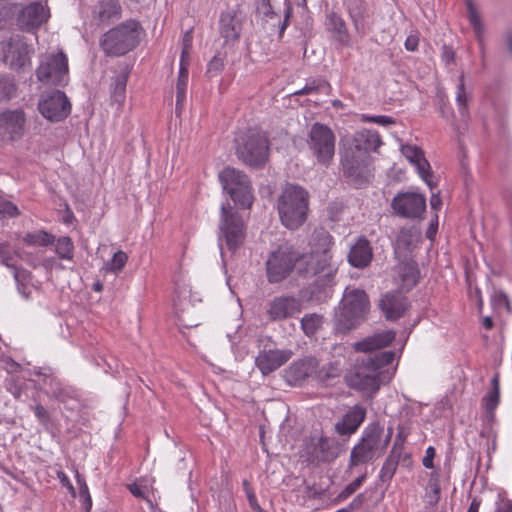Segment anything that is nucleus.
<instances>
[{
  "instance_id": "50",
  "label": "nucleus",
  "mask_w": 512,
  "mask_h": 512,
  "mask_svg": "<svg viewBox=\"0 0 512 512\" xmlns=\"http://www.w3.org/2000/svg\"><path fill=\"white\" fill-rule=\"evenodd\" d=\"M367 477V472L362 473L359 477H357L354 481L348 484L338 495L339 499H346L353 493H355L363 484Z\"/></svg>"
},
{
  "instance_id": "29",
  "label": "nucleus",
  "mask_w": 512,
  "mask_h": 512,
  "mask_svg": "<svg viewBox=\"0 0 512 512\" xmlns=\"http://www.w3.org/2000/svg\"><path fill=\"white\" fill-rule=\"evenodd\" d=\"M396 333L393 330H387L380 333H376L372 336H368L362 341H358L354 344L356 351L363 353H371L374 350L384 348L392 343L395 339Z\"/></svg>"
},
{
  "instance_id": "3",
  "label": "nucleus",
  "mask_w": 512,
  "mask_h": 512,
  "mask_svg": "<svg viewBox=\"0 0 512 512\" xmlns=\"http://www.w3.org/2000/svg\"><path fill=\"white\" fill-rule=\"evenodd\" d=\"M309 245L308 253L301 254L299 252L298 274L304 278L322 275L324 278L330 279L337 270L332 262V236L324 230L316 231L312 235Z\"/></svg>"
},
{
  "instance_id": "52",
  "label": "nucleus",
  "mask_w": 512,
  "mask_h": 512,
  "mask_svg": "<svg viewBox=\"0 0 512 512\" xmlns=\"http://www.w3.org/2000/svg\"><path fill=\"white\" fill-rule=\"evenodd\" d=\"M326 84L327 83L322 79H312L308 81L302 89L294 92V95H309L315 93Z\"/></svg>"
},
{
  "instance_id": "54",
  "label": "nucleus",
  "mask_w": 512,
  "mask_h": 512,
  "mask_svg": "<svg viewBox=\"0 0 512 512\" xmlns=\"http://www.w3.org/2000/svg\"><path fill=\"white\" fill-rule=\"evenodd\" d=\"M360 120L362 122L376 123L381 126H388L395 123V120L392 117L386 115L368 116L366 114H361Z\"/></svg>"
},
{
  "instance_id": "34",
  "label": "nucleus",
  "mask_w": 512,
  "mask_h": 512,
  "mask_svg": "<svg viewBox=\"0 0 512 512\" xmlns=\"http://www.w3.org/2000/svg\"><path fill=\"white\" fill-rule=\"evenodd\" d=\"M240 31L241 24L231 13H224L221 15L220 33L227 42L238 39Z\"/></svg>"
},
{
  "instance_id": "10",
  "label": "nucleus",
  "mask_w": 512,
  "mask_h": 512,
  "mask_svg": "<svg viewBox=\"0 0 512 512\" xmlns=\"http://www.w3.org/2000/svg\"><path fill=\"white\" fill-rule=\"evenodd\" d=\"M336 137L330 127L314 123L308 133L307 145L317 163L328 167L335 155Z\"/></svg>"
},
{
  "instance_id": "55",
  "label": "nucleus",
  "mask_w": 512,
  "mask_h": 512,
  "mask_svg": "<svg viewBox=\"0 0 512 512\" xmlns=\"http://www.w3.org/2000/svg\"><path fill=\"white\" fill-rule=\"evenodd\" d=\"M13 260V255L10 250V245L8 243H0V261L3 265L10 267V268H16L11 264V261Z\"/></svg>"
},
{
  "instance_id": "63",
  "label": "nucleus",
  "mask_w": 512,
  "mask_h": 512,
  "mask_svg": "<svg viewBox=\"0 0 512 512\" xmlns=\"http://www.w3.org/2000/svg\"><path fill=\"white\" fill-rule=\"evenodd\" d=\"M419 39L416 35H409L405 41V48L408 51H416L418 48Z\"/></svg>"
},
{
  "instance_id": "49",
  "label": "nucleus",
  "mask_w": 512,
  "mask_h": 512,
  "mask_svg": "<svg viewBox=\"0 0 512 512\" xmlns=\"http://www.w3.org/2000/svg\"><path fill=\"white\" fill-rule=\"evenodd\" d=\"M16 86L12 78L0 77V100H8L13 97Z\"/></svg>"
},
{
  "instance_id": "24",
  "label": "nucleus",
  "mask_w": 512,
  "mask_h": 512,
  "mask_svg": "<svg viewBox=\"0 0 512 512\" xmlns=\"http://www.w3.org/2000/svg\"><path fill=\"white\" fill-rule=\"evenodd\" d=\"M366 417V409L360 405L351 407L343 417L335 423V431L337 434L352 435L354 434L360 425L363 423Z\"/></svg>"
},
{
  "instance_id": "17",
  "label": "nucleus",
  "mask_w": 512,
  "mask_h": 512,
  "mask_svg": "<svg viewBox=\"0 0 512 512\" xmlns=\"http://www.w3.org/2000/svg\"><path fill=\"white\" fill-rule=\"evenodd\" d=\"M393 435V428L388 427L385 432L384 427L378 422L369 424L363 431L359 440L366 448L375 455H382L387 449Z\"/></svg>"
},
{
  "instance_id": "15",
  "label": "nucleus",
  "mask_w": 512,
  "mask_h": 512,
  "mask_svg": "<svg viewBox=\"0 0 512 512\" xmlns=\"http://www.w3.org/2000/svg\"><path fill=\"white\" fill-rule=\"evenodd\" d=\"M393 211L405 218L421 217L426 209V199L416 192L398 193L391 203Z\"/></svg>"
},
{
  "instance_id": "27",
  "label": "nucleus",
  "mask_w": 512,
  "mask_h": 512,
  "mask_svg": "<svg viewBox=\"0 0 512 512\" xmlns=\"http://www.w3.org/2000/svg\"><path fill=\"white\" fill-rule=\"evenodd\" d=\"M50 17L49 9L41 3L26 6L19 17V22L27 29H35L45 23Z\"/></svg>"
},
{
  "instance_id": "26",
  "label": "nucleus",
  "mask_w": 512,
  "mask_h": 512,
  "mask_svg": "<svg viewBox=\"0 0 512 512\" xmlns=\"http://www.w3.org/2000/svg\"><path fill=\"white\" fill-rule=\"evenodd\" d=\"M122 7L119 0H100L93 10V19L98 25H108L121 18Z\"/></svg>"
},
{
  "instance_id": "16",
  "label": "nucleus",
  "mask_w": 512,
  "mask_h": 512,
  "mask_svg": "<svg viewBox=\"0 0 512 512\" xmlns=\"http://www.w3.org/2000/svg\"><path fill=\"white\" fill-rule=\"evenodd\" d=\"M39 111L49 121L58 122L70 114L71 104L63 92L55 91L39 102Z\"/></svg>"
},
{
  "instance_id": "51",
  "label": "nucleus",
  "mask_w": 512,
  "mask_h": 512,
  "mask_svg": "<svg viewBox=\"0 0 512 512\" xmlns=\"http://www.w3.org/2000/svg\"><path fill=\"white\" fill-rule=\"evenodd\" d=\"M405 445L393 443L392 449L388 455L389 458H392L395 460V462L400 463L402 462L404 465L410 464V456L406 453H404Z\"/></svg>"
},
{
  "instance_id": "9",
  "label": "nucleus",
  "mask_w": 512,
  "mask_h": 512,
  "mask_svg": "<svg viewBox=\"0 0 512 512\" xmlns=\"http://www.w3.org/2000/svg\"><path fill=\"white\" fill-rule=\"evenodd\" d=\"M299 252L289 244H281L267 257L266 276L269 283H279L297 270Z\"/></svg>"
},
{
  "instance_id": "6",
  "label": "nucleus",
  "mask_w": 512,
  "mask_h": 512,
  "mask_svg": "<svg viewBox=\"0 0 512 512\" xmlns=\"http://www.w3.org/2000/svg\"><path fill=\"white\" fill-rule=\"evenodd\" d=\"M141 31L138 21L126 20L104 33L100 46L108 56L125 55L139 44Z\"/></svg>"
},
{
  "instance_id": "61",
  "label": "nucleus",
  "mask_w": 512,
  "mask_h": 512,
  "mask_svg": "<svg viewBox=\"0 0 512 512\" xmlns=\"http://www.w3.org/2000/svg\"><path fill=\"white\" fill-rule=\"evenodd\" d=\"M435 455H436V453H435L434 447L429 446L426 449L425 456L422 461L423 466L426 468H429V469L433 468V459H434Z\"/></svg>"
},
{
  "instance_id": "44",
  "label": "nucleus",
  "mask_w": 512,
  "mask_h": 512,
  "mask_svg": "<svg viewBox=\"0 0 512 512\" xmlns=\"http://www.w3.org/2000/svg\"><path fill=\"white\" fill-rule=\"evenodd\" d=\"M21 215L20 209L6 196L0 194V217L16 218Z\"/></svg>"
},
{
  "instance_id": "18",
  "label": "nucleus",
  "mask_w": 512,
  "mask_h": 512,
  "mask_svg": "<svg viewBox=\"0 0 512 512\" xmlns=\"http://www.w3.org/2000/svg\"><path fill=\"white\" fill-rule=\"evenodd\" d=\"M25 122L26 117L22 110H6L0 113V135L11 141L21 138Z\"/></svg>"
},
{
  "instance_id": "38",
  "label": "nucleus",
  "mask_w": 512,
  "mask_h": 512,
  "mask_svg": "<svg viewBox=\"0 0 512 512\" xmlns=\"http://www.w3.org/2000/svg\"><path fill=\"white\" fill-rule=\"evenodd\" d=\"M14 278L17 283L18 292L26 299H30L31 297V287L29 286V282L32 279V275L29 271L25 269L14 268Z\"/></svg>"
},
{
  "instance_id": "21",
  "label": "nucleus",
  "mask_w": 512,
  "mask_h": 512,
  "mask_svg": "<svg viewBox=\"0 0 512 512\" xmlns=\"http://www.w3.org/2000/svg\"><path fill=\"white\" fill-rule=\"evenodd\" d=\"M301 312V303L294 297L281 296L273 299L267 314L272 321L290 318Z\"/></svg>"
},
{
  "instance_id": "53",
  "label": "nucleus",
  "mask_w": 512,
  "mask_h": 512,
  "mask_svg": "<svg viewBox=\"0 0 512 512\" xmlns=\"http://www.w3.org/2000/svg\"><path fill=\"white\" fill-rule=\"evenodd\" d=\"M493 383L495 385L494 389L489 392V394L485 398V406L487 410H493L496 408L499 401V388H498V380L495 377L493 379Z\"/></svg>"
},
{
  "instance_id": "33",
  "label": "nucleus",
  "mask_w": 512,
  "mask_h": 512,
  "mask_svg": "<svg viewBox=\"0 0 512 512\" xmlns=\"http://www.w3.org/2000/svg\"><path fill=\"white\" fill-rule=\"evenodd\" d=\"M43 375V385L46 387V394L53 397L61 402L66 401L72 396V391L62 385V383L54 376L45 373H37Z\"/></svg>"
},
{
  "instance_id": "23",
  "label": "nucleus",
  "mask_w": 512,
  "mask_h": 512,
  "mask_svg": "<svg viewBox=\"0 0 512 512\" xmlns=\"http://www.w3.org/2000/svg\"><path fill=\"white\" fill-rule=\"evenodd\" d=\"M419 275L418 266L411 259L400 262L394 267V283L405 291L411 290L417 284Z\"/></svg>"
},
{
  "instance_id": "57",
  "label": "nucleus",
  "mask_w": 512,
  "mask_h": 512,
  "mask_svg": "<svg viewBox=\"0 0 512 512\" xmlns=\"http://www.w3.org/2000/svg\"><path fill=\"white\" fill-rule=\"evenodd\" d=\"M467 5H468V10H469V19H470V22L471 24L473 25L474 29L477 31V32H480L481 29H482V25L480 23V19H479V16L476 12V10L474 9L472 3L470 0L467 1Z\"/></svg>"
},
{
  "instance_id": "39",
  "label": "nucleus",
  "mask_w": 512,
  "mask_h": 512,
  "mask_svg": "<svg viewBox=\"0 0 512 512\" xmlns=\"http://www.w3.org/2000/svg\"><path fill=\"white\" fill-rule=\"evenodd\" d=\"M152 480L142 478L128 486L130 492L137 498L144 499L151 503L150 494L152 493Z\"/></svg>"
},
{
  "instance_id": "42",
  "label": "nucleus",
  "mask_w": 512,
  "mask_h": 512,
  "mask_svg": "<svg viewBox=\"0 0 512 512\" xmlns=\"http://www.w3.org/2000/svg\"><path fill=\"white\" fill-rule=\"evenodd\" d=\"M347 9L349 15L355 25V28L359 29V24L364 18L365 6L363 0H347Z\"/></svg>"
},
{
  "instance_id": "25",
  "label": "nucleus",
  "mask_w": 512,
  "mask_h": 512,
  "mask_svg": "<svg viewBox=\"0 0 512 512\" xmlns=\"http://www.w3.org/2000/svg\"><path fill=\"white\" fill-rule=\"evenodd\" d=\"M191 296V290L183 288L175 303L178 319L184 327H196L199 324V317L195 315L194 305L191 304Z\"/></svg>"
},
{
  "instance_id": "36",
  "label": "nucleus",
  "mask_w": 512,
  "mask_h": 512,
  "mask_svg": "<svg viewBox=\"0 0 512 512\" xmlns=\"http://www.w3.org/2000/svg\"><path fill=\"white\" fill-rule=\"evenodd\" d=\"M440 476L438 473L433 472L430 475L428 485L425 493V501L428 505L434 507L440 500Z\"/></svg>"
},
{
  "instance_id": "20",
  "label": "nucleus",
  "mask_w": 512,
  "mask_h": 512,
  "mask_svg": "<svg viewBox=\"0 0 512 512\" xmlns=\"http://www.w3.org/2000/svg\"><path fill=\"white\" fill-rule=\"evenodd\" d=\"M401 152L405 158L416 167L419 176L427 186L433 190L436 183L432 180L431 166L425 159L423 151L414 145H403Z\"/></svg>"
},
{
  "instance_id": "22",
  "label": "nucleus",
  "mask_w": 512,
  "mask_h": 512,
  "mask_svg": "<svg viewBox=\"0 0 512 512\" xmlns=\"http://www.w3.org/2000/svg\"><path fill=\"white\" fill-rule=\"evenodd\" d=\"M319 361L314 357H305L293 362L286 370V378L292 384H298L312 376H320Z\"/></svg>"
},
{
  "instance_id": "5",
  "label": "nucleus",
  "mask_w": 512,
  "mask_h": 512,
  "mask_svg": "<svg viewBox=\"0 0 512 512\" xmlns=\"http://www.w3.org/2000/svg\"><path fill=\"white\" fill-rule=\"evenodd\" d=\"M369 308L370 302L365 291L346 288L335 313V329L347 333L365 319Z\"/></svg>"
},
{
  "instance_id": "41",
  "label": "nucleus",
  "mask_w": 512,
  "mask_h": 512,
  "mask_svg": "<svg viewBox=\"0 0 512 512\" xmlns=\"http://www.w3.org/2000/svg\"><path fill=\"white\" fill-rule=\"evenodd\" d=\"M55 252L61 259L72 260L74 257V244L72 239L68 236L58 238L55 243Z\"/></svg>"
},
{
  "instance_id": "46",
  "label": "nucleus",
  "mask_w": 512,
  "mask_h": 512,
  "mask_svg": "<svg viewBox=\"0 0 512 512\" xmlns=\"http://www.w3.org/2000/svg\"><path fill=\"white\" fill-rule=\"evenodd\" d=\"M322 323L321 316L317 314L305 315L301 320V326L307 336H312L320 328Z\"/></svg>"
},
{
  "instance_id": "62",
  "label": "nucleus",
  "mask_w": 512,
  "mask_h": 512,
  "mask_svg": "<svg viewBox=\"0 0 512 512\" xmlns=\"http://www.w3.org/2000/svg\"><path fill=\"white\" fill-rule=\"evenodd\" d=\"M34 413L40 422H42V423L48 422L49 414H48L47 409L44 406H42L40 404L36 405L34 407Z\"/></svg>"
},
{
  "instance_id": "30",
  "label": "nucleus",
  "mask_w": 512,
  "mask_h": 512,
  "mask_svg": "<svg viewBox=\"0 0 512 512\" xmlns=\"http://www.w3.org/2000/svg\"><path fill=\"white\" fill-rule=\"evenodd\" d=\"M372 258V248L369 241L365 238H359L351 247L348 255L349 263L357 268H364L368 266Z\"/></svg>"
},
{
  "instance_id": "47",
  "label": "nucleus",
  "mask_w": 512,
  "mask_h": 512,
  "mask_svg": "<svg viewBox=\"0 0 512 512\" xmlns=\"http://www.w3.org/2000/svg\"><path fill=\"white\" fill-rule=\"evenodd\" d=\"M127 260H128L127 254L125 252L119 250L113 255V257L110 261L105 263L104 269L106 271H111V272L117 273L124 268Z\"/></svg>"
},
{
  "instance_id": "56",
  "label": "nucleus",
  "mask_w": 512,
  "mask_h": 512,
  "mask_svg": "<svg viewBox=\"0 0 512 512\" xmlns=\"http://www.w3.org/2000/svg\"><path fill=\"white\" fill-rule=\"evenodd\" d=\"M257 12L266 18H272L274 16V12L272 9L271 0H261L257 6Z\"/></svg>"
},
{
  "instance_id": "7",
  "label": "nucleus",
  "mask_w": 512,
  "mask_h": 512,
  "mask_svg": "<svg viewBox=\"0 0 512 512\" xmlns=\"http://www.w3.org/2000/svg\"><path fill=\"white\" fill-rule=\"evenodd\" d=\"M246 239V224L229 203L221 206L219 224V247L221 256L224 259L226 249L234 254L242 247Z\"/></svg>"
},
{
  "instance_id": "58",
  "label": "nucleus",
  "mask_w": 512,
  "mask_h": 512,
  "mask_svg": "<svg viewBox=\"0 0 512 512\" xmlns=\"http://www.w3.org/2000/svg\"><path fill=\"white\" fill-rule=\"evenodd\" d=\"M57 478L59 479L60 483L67 488V490L70 492L72 497L76 496V491L71 484L68 476L61 470L57 471Z\"/></svg>"
},
{
  "instance_id": "37",
  "label": "nucleus",
  "mask_w": 512,
  "mask_h": 512,
  "mask_svg": "<svg viewBox=\"0 0 512 512\" xmlns=\"http://www.w3.org/2000/svg\"><path fill=\"white\" fill-rule=\"evenodd\" d=\"M128 80V73L125 71L117 74L113 80V90L111 93L112 101L119 106L125 101L126 85Z\"/></svg>"
},
{
  "instance_id": "1",
  "label": "nucleus",
  "mask_w": 512,
  "mask_h": 512,
  "mask_svg": "<svg viewBox=\"0 0 512 512\" xmlns=\"http://www.w3.org/2000/svg\"><path fill=\"white\" fill-rule=\"evenodd\" d=\"M341 164L344 175L355 184H360L369 172L371 152L382 145L378 132L362 129L353 135L341 138Z\"/></svg>"
},
{
  "instance_id": "19",
  "label": "nucleus",
  "mask_w": 512,
  "mask_h": 512,
  "mask_svg": "<svg viewBox=\"0 0 512 512\" xmlns=\"http://www.w3.org/2000/svg\"><path fill=\"white\" fill-rule=\"evenodd\" d=\"M293 352L290 349H263L255 358V364L263 375H268L287 363Z\"/></svg>"
},
{
  "instance_id": "11",
  "label": "nucleus",
  "mask_w": 512,
  "mask_h": 512,
  "mask_svg": "<svg viewBox=\"0 0 512 512\" xmlns=\"http://www.w3.org/2000/svg\"><path fill=\"white\" fill-rule=\"evenodd\" d=\"M219 180L235 203L242 208L251 207L254 197L246 174L233 167H226L219 173Z\"/></svg>"
},
{
  "instance_id": "45",
  "label": "nucleus",
  "mask_w": 512,
  "mask_h": 512,
  "mask_svg": "<svg viewBox=\"0 0 512 512\" xmlns=\"http://www.w3.org/2000/svg\"><path fill=\"white\" fill-rule=\"evenodd\" d=\"M77 483L79 485V497L82 501V510L83 512H90L92 508V499L89 493L88 486L84 480V478L76 472Z\"/></svg>"
},
{
  "instance_id": "8",
  "label": "nucleus",
  "mask_w": 512,
  "mask_h": 512,
  "mask_svg": "<svg viewBox=\"0 0 512 512\" xmlns=\"http://www.w3.org/2000/svg\"><path fill=\"white\" fill-rule=\"evenodd\" d=\"M236 154L246 165L263 166L269 157V140L265 132L251 128L236 139Z\"/></svg>"
},
{
  "instance_id": "4",
  "label": "nucleus",
  "mask_w": 512,
  "mask_h": 512,
  "mask_svg": "<svg viewBox=\"0 0 512 512\" xmlns=\"http://www.w3.org/2000/svg\"><path fill=\"white\" fill-rule=\"evenodd\" d=\"M309 193L302 187L287 184L277 199L281 224L290 230L300 228L308 218Z\"/></svg>"
},
{
  "instance_id": "60",
  "label": "nucleus",
  "mask_w": 512,
  "mask_h": 512,
  "mask_svg": "<svg viewBox=\"0 0 512 512\" xmlns=\"http://www.w3.org/2000/svg\"><path fill=\"white\" fill-rule=\"evenodd\" d=\"M222 62L219 58L214 57L208 64L207 73L211 76L218 74L222 69Z\"/></svg>"
},
{
  "instance_id": "43",
  "label": "nucleus",
  "mask_w": 512,
  "mask_h": 512,
  "mask_svg": "<svg viewBox=\"0 0 512 512\" xmlns=\"http://www.w3.org/2000/svg\"><path fill=\"white\" fill-rule=\"evenodd\" d=\"M470 100V95L467 93L465 89V82H464V75L461 74L459 76V83L457 85V95H456V102L459 108V112L462 115H466L468 111V104Z\"/></svg>"
},
{
  "instance_id": "14",
  "label": "nucleus",
  "mask_w": 512,
  "mask_h": 512,
  "mask_svg": "<svg viewBox=\"0 0 512 512\" xmlns=\"http://www.w3.org/2000/svg\"><path fill=\"white\" fill-rule=\"evenodd\" d=\"M0 59L11 69L20 70L30 65L29 47L20 37L0 42Z\"/></svg>"
},
{
  "instance_id": "32",
  "label": "nucleus",
  "mask_w": 512,
  "mask_h": 512,
  "mask_svg": "<svg viewBox=\"0 0 512 512\" xmlns=\"http://www.w3.org/2000/svg\"><path fill=\"white\" fill-rule=\"evenodd\" d=\"M326 26L333 37L342 45L350 46V35L347 30L345 21L336 12H330L326 17Z\"/></svg>"
},
{
  "instance_id": "13",
  "label": "nucleus",
  "mask_w": 512,
  "mask_h": 512,
  "mask_svg": "<svg viewBox=\"0 0 512 512\" xmlns=\"http://www.w3.org/2000/svg\"><path fill=\"white\" fill-rule=\"evenodd\" d=\"M302 456L312 464H320L334 461L338 457V452L328 437L315 435L305 442Z\"/></svg>"
},
{
  "instance_id": "40",
  "label": "nucleus",
  "mask_w": 512,
  "mask_h": 512,
  "mask_svg": "<svg viewBox=\"0 0 512 512\" xmlns=\"http://www.w3.org/2000/svg\"><path fill=\"white\" fill-rule=\"evenodd\" d=\"M23 241L30 246L46 247L54 242V236L46 231L39 230L27 233Z\"/></svg>"
},
{
  "instance_id": "28",
  "label": "nucleus",
  "mask_w": 512,
  "mask_h": 512,
  "mask_svg": "<svg viewBox=\"0 0 512 512\" xmlns=\"http://www.w3.org/2000/svg\"><path fill=\"white\" fill-rule=\"evenodd\" d=\"M380 308L388 320H396L407 309L406 298L399 293L389 292L381 298Z\"/></svg>"
},
{
  "instance_id": "2",
  "label": "nucleus",
  "mask_w": 512,
  "mask_h": 512,
  "mask_svg": "<svg viewBox=\"0 0 512 512\" xmlns=\"http://www.w3.org/2000/svg\"><path fill=\"white\" fill-rule=\"evenodd\" d=\"M394 358L395 352L383 351L356 359L344 376L345 383L351 389L375 394L384 382L391 379L392 374L386 367Z\"/></svg>"
},
{
  "instance_id": "31",
  "label": "nucleus",
  "mask_w": 512,
  "mask_h": 512,
  "mask_svg": "<svg viewBox=\"0 0 512 512\" xmlns=\"http://www.w3.org/2000/svg\"><path fill=\"white\" fill-rule=\"evenodd\" d=\"M187 50L181 53L180 68L178 73V79L176 83V113H179L183 107L184 100L186 97V90L188 85V67L189 60L186 59Z\"/></svg>"
},
{
  "instance_id": "48",
  "label": "nucleus",
  "mask_w": 512,
  "mask_h": 512,
  "mask_svg": "<svg viewBox=\"0 0 512 512\" xmlns=\"http://www.w3.org/2000/svg\"><path fill=\"white\" fill-rule=\"evenodd\" d=\"M398 464L399 463L395 462L394 459L389 458L387 456L386 460L384 461V463L381 467L380 473H379L380 481L381 482H390V480L393 478V476L396 473Z\"/></svg>"
},
{
  "instance_id": "12",
  "label": "nucleus",
  "mask_w": 512,
  "mask_h": 512,
  "mask_svg": "<svg viewBox=\"0 0 512 512\" xmlns=\"http://www.w3.org/2000/svg\"><path fill=\"white\" fill-rule=\"evenodd\" d=\"M68 59L63 52L45 56L36 70L40 82L65 85L68 82Z\"/></svg>"
},
{
  "instance_id": "35",
  "label": "nucleus",
  "mask_w": 512,
  "mask_h": 512,
  "mask_svg": "<svg viewBox=\"0 0 512 512\" xmlns=\"http://www.w3.org/2000/svg\"><path fill=\"white\" fill-rule=\"evenodd\" d=\"M375 456L376 455L372 451L358 442L351 449L346 472H350L358 466L367 464L368 462L372 461Z\"/></svg>"
},
{
  "instance_id": "59",
  "label": "nucleus",
  "mask_w": 512,
  "mask_h": 512,
  "mask_svg": "<svg viewBox=\"0 0 512 512\" xmlns=\"http://www.w3.org/2000/svg\"><path fill=\"white\" fill-rule=\"evenodd\" d=\"M494 512H512V503L508 499L499 496Z\"/></svg>"
},
{
  "instance_id": "64",
  "label": "nucleus",
  "mask_w": 512,
  "mask_h": 512,
  "mask_svg": "<svg viewBox=\"0 0 512 512\" xmlns=\"http://www.w3.org/2000/svg\"><path fill=\"white\" fill-rule=\"evenodd\" d=\"M243 487H244V491H245V493H246V495H247V498H248L249 502H250L251 504H253L254 502H256V496H255V494H254V491H253V489L251 488L250 483H249L247 480H244V481H243Z\"/></svg>"
}]
</instances>
